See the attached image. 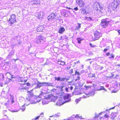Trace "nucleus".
<instances>
[{
  "label": "nucleus",
  "mask_w": 120,
  "mask_h": 120,
  "mask_svg": "<svg viewBox=\"0 0 120 120\" xmlns=\"http://www.w3.org/2000/svg\"><path fill=\"white\" fill-rule=\"evenodd\" d=\"M15 17V14H12L11 15V18L10 19L9 21V22H11V24H12L16 22H17Z\"/></svg>",
  "instance_id": "obj_8"
},
{
  "label": "nucleus",
  "mask_w": 120,
  "mask_h": 120,
  "mask_svg": "<svg viewBox=\"0 0 120 120\" xmlns=\"http://www.w3.org/2000/svg\"><path fill=\"white\" fill-rule=\"evenodd\" d=\"M48 97H49L51 99V101H52L53 102H55L57 99V97L52 95H51V96Z\"/></svg>",
  "instance_id": "obj_17"
},
{
  "label": "nucleus",
  "mask_w": 120,
  "mask_h": 120,
  "mask_svg": "<svg viewBox=\"0 0 120 120\" xmlns=\"http://www.w3.org/2000/svg\"><path fill=\"white\" fill-rule=\"evenodd\" d=\"M54 81H56L57 80L58 81H60V77H54Z\"/></svg>",
  "instance_id": "obj_33"
},
{
  "label": "nucleus",
  "mask_w": 120,
  "mask_h": 120,
  "mask_svg": "<svg viewBox=\"0 0 120 120\" xmlns=\"http://www.w3.org/2000/svg\"><path fill=\"white\" fill-rule=\"evenodd\" d=\"M95 93L94 92V90H92L91 91H90V92L89 93H88L87 94H86V95L87 96L88 95V96L87 97H88L90 96H92L94 95Z\"/></svg>",
  "instance_id": "obj_15"
},
{
  "label": "nucleus",
  "mask_w": 120,
  "mask_h": 120,
  "mask_svg": "<svg viewBox=\"0 0 120 120\" xmlns=\"http://www.w3.org/2000/svg\"><path fill=\"white\" fill-rule=\"evenodd\" d=\"M77 2L78 3V4L80 7L84 6V3L83 1L82 0H77Z\"/></svg>",
  "instance_id": "obj_13"
},
{
  "label": "nucleus",
  "mask_w": 120,
  "mask_h": 120,
  "mask_svg": "<svg viewBox=\"0 0 120 120\" xmlns=\"http://www.w3.org/2000/svg\"><path fill=\"white\" fill-rule=\"evenodd\" d=\"M44 86H53V84L52 83L47 82H44Z\"/></svg>",
  "instance_id": "obj_19"
},
{
  "label": "nucleus",
  "mask_w": 120,
  "mask_h": 120,
  "mask_svg": "<svg viewBox=\"0 0 120 120\" xmlns=\"http://www.w3.org/2000/svg\"><path fill=\"white\" fill-rule=\"evenodd\" d=\"M81 27V24H79L78 26L76 27L75 29V30H78Z\"/></svg>",
  "instance_id": "obj_38"
},
{
  "label": "nucleus",
  "mask_w": 120,
  "mask_h": 120,
  "mask_svg": "<svg viewBox=\"0 0 120 120\" xmlns=\"http://www.w3.org/2000/svg\"><path fill=\"white\" fill-rule=\"evenodd\" d=\"M14 51H11L7 57V59H9V58H11L14 55Z\"/></svg>",
  "instance_id": "obj_14"
},
{
  "label": "nucleus",
  "mask_w": 120,
  "mask_h": 120,
  "mask_svg": "<svg viewBox=\"0 0 120 120\" xmlns=\"http://www.w3.org/2000/svg\"><path fill=\"white\" fill-rule=\"evenodd\" d=\"M46 99H43L42 101V105H44L45 104H47L48 103V102L45 101Z\"/></svg>",
  "instance_id": "obj_34"
},
{
  "label": "nucleus",
  "mask_w": 120,
  "mask_h": 120,
  "mask_svg": "<svg viewBox=\"0 0 120 120\" xmlns=\"http://www.w3.org/2000/svg\"><path fill=\"white\" fill-rule=\"evenodd\" d=\"M98 116L96 114H95V118H98Z\"/></svg>",
  "instance_id": "obj_60"
},
{
  "label": "nucleus",
  "mask_w": 120,
  "mask_h": 120,
  "mask_svg": "<svg viewBox=\"0 0 120 120\" xmlns=\"http://www.w3.org/2000/svg\"><path fill=\"white\" fill-rule=\"evenodd\" d=\"M6 117V119H7L8 118V116H7L6 115H4L3 116V119L0 120H7L4 117Z\"/></svg>",
  "instance_id": "obj_39"
},
{
  "label": "nucleus",
  "mask_w": 120,
  "mask_h": 120,
  "mask_svg": "<svg viewBox=\"0 0 120 120\" xmlns=\"http://www.w3.org/2000/svg\"><path fill=\"white\" fill-rule=\"evenodd\" d=\"M81 10L82 11V12H81V13L82 14H85L86 15V10L84 9L83 8H81Z\"/></svg>",
  "instance_id": "obj_28"
},
{
  "label": "nucleus",
  "mask_w": 120,
  "mask_h": 120,
  "mask_svg": "<svg viewBox=\"0 0 120 120\" xmlns=\"http://www.w3.org/2000/svg\"><path fill=\"white\" fill-rule=\"evenodd\" d=\"M86 85H85V87L86 89L90 88L91 87H95L96 86V85L94 83H92V82L90 81H87L86 82Z\"/></svg>",
  "instance_id": "obj_5"
},
{
  "label": "nucleus",
  "mask_w": 120,
  "mask_h": 120,
  "mask_svg": "<svg viewBox=\"0 0 120 120\" xmlns=\"http://www.w3.org/2000/svg\"><path fill=\"white\" fill-rule=\"evenodd\" d=\"M60 115V113H58L56 114H55V117H58Z\"/></svg>",
  "instance_id": "obj_44"
},
{
  "label": "nucleus",
  "mask_w": 120,
  "mask_h": 120,
  "mask_svg": "<svg viewBox=\"0 0 120 120\" xmlns=\"http://www.w3.org/2000/svg\"><path fill=\"white\" fill-rule=\"evenodd\" d=\"M68 88L66 87V88H64V90H65V91H66V92H69V91H68Z\"/></svg>",
  "instance_id": "obj_46"
},
{
  "label": "nucleus",
  "mask_w": 120,
  "mask_h": 120,
  "mask_svg": "<svg viewBox=\"0 0 120 120\" xmlns=\"http://www.w3.org/2000/svg\"><path fill=\"white\" fill-rule=\"evenodd\" d=\"M44 115V114L43 113H42L40 114V116H41L42 117H43Z\"/></svg>",
  "instance_id": "obj_57"
},
{
  "label": "nucleus",
  "mask_w": 120,
  "mask_h": 120,
  "mask_svg": "<svg viewBox=\"0 0 120 120\" xmlns=\"http://www.w3.org/2000/svg\"><path fill=\"white\" fill-rule=\"evenodd\" d=\"M94 38L93 39L94 41L98 39L101 36V34L97 31H96L94 32Z\"/></svg>",
  "instance_id": "obj_6"
},
{
  "label": "nucleus",
  "mask_w": 120,
  "mask_h": 120,
  "mask_svg": "<svg viewBox=\"0 0 120 120\" xmlns=\"http://www.w3.org/2000/svg\"><path fill=\"white\" fill-rule=\"evenodd\" d=\"M49 65L48 63L47 62V61L45 63H44V64H43L42 65L43 66H45V65Z\"/></svg>",
  "instance_id": "obj_48"
},
{
  "label": "nucleus",
  "mask_w": 120,
  "mask_h": 120,
  "mask_svg": "<svg viewBox=\"0 0 120 120\" xmlns=\"http://www.w3.org/2000/svg\"><path fill=\"white\" fill-rule=\"evenodd\" d=\"M109 49V48L108 47V48H106L104 49V51L105 52H106Z\"/></svg>",
  "instance_id": "obj_52"
},
{
  "label": "nucleus",
  "mask_w": 120,
  "mask_h": 120,
  "mask_svg": "<svg viewBox=\"0 0 120 120\" xmlns=\"http://www.w3.org/2000/svg\"><path fill=\"white\" fill-rule=\"evenodd\" d=\"M99 87L100 88H97V90H100L104 89V87L103 86H99Z\"/></svg>",
  "instance_id": "obj_37"
},
{
  "label": "nucleus",
  "mask_w": 120,
  "mask_h": 120,
  "mask_svg": "<svg viewBox=\"0 0 120 120\" xmlns=\"http://www.w3.org/2000/svg\"><path fill=\"white\" fill-rule=\"evenodd\" d=\"M80 100V99H76L75 101V102L77 103V104L78 102Z\"/></svg>",
  "instance_id": "obj_45"
},
{
  "label": "nucleus",
  "mask_w": 120,
  "mask_h": 120,
  "mask_svg": "<svg viewBox=\"0 0 120 120\" xmlns=\"http://www.w3.org/2000/svg\"><path fill=\"white\" fill-rule=\"evenodd\" d=\"M109 22V21L108 20V19H102L100 25L103 27L105 28L108 26Z\"/></svg>",
  "instance_id": "obj_4"
},
{
  "label": "nucleus",
  "mask_w": 120,
  "mask_h": 120,
  "mask_svg": "<svg viewBox=\"0 0 120 120\" xmlns=\"http://www.w3.org/2000/svg\"><path fill=\"white\" fill-rule=\"evenodd\" d=\"M33 98H34L33 97L31 96L30 98L28 97V98H27V99L26 100V101L28 102L29 101L31 103V104H35L36 103L37 101V100L36 97H34V99L33 100H31Z\"/></svg>",
  "instance_id": "obj_7"
},
{
  "label": "nucleus",
  "mask_w": 120,
  "mask_h": 120,
  "mask_svg": "<svg viewBox=\"0 0 120 120\" xmlns=\"http://www.w3.org/2000/svg\"><path fill=\"white\" fill-rule=\"evenodd\" d=\"M29 104V103H28V104H26L25 103L22 106V108H21V109L23 111H24L25 110V106H27Z\"/></svg>",
  "instance_id": "obj_23"
},
{
  "label": "nucleus",
  "mask_w": 120,
  "mask_h": 120,
  "mask_svg": "<svg viewBox=\"0 0 120 120\" xmlns=\"http://www.w3.org/2000/svg\"><path fill=\"white\" fill-rule=\"evenodd\" d=\"M10 99L12 103H13L14 102L13 95L11 94H10Z\"/></svg>",
  "instance_id": "obj_25"
},
{
  "label": "nucleus",
  "mask_w": 120,
  "mask_h": 120,
  "mask_svg": "<svg viewBox=\"0 0 120 120\" xmlns=\"http://www.w3.org/2000/svg\"><path fill=\"white\" fill-rule=\"evenodd\" d=\"M20 84V86H19V90H22L25 89H26V88L23 86L22 84Z\"/></svg>",
  "instance_id": "obj_22"
},
{
  "label": "nucleus",
  "mask_w": 120,
  "mask_h": 120,
  "mask_svg": "<svg viewBox=\"0 0 120 120\" xmlns=\"http://www.w3.org/2000/svg\"><path fill=\"white\" fill-rule=\"evenodd\" d=\"M38 14L39 17L38 18L40 19L42 18L43 16V13L42 12L40 13H38Z\"/></svg>",
  "instance_id": "obj_24"
},
{
  "label": "nucleus",
  "mask_w": 120,
  "mask_h": 120,
  "mask_svg": "<svg viewBox=\"0 0 120 120\" xmlns=\"http://www.w3.org/2000/svg\"><path fill=\"white\" fill-rule=\"evenodd\" d=\"M90 46L91 47H95V46L94 45H93L91 43H90Z\"/></svg>",
  "instance_id": "obj_51"
},
{
  "label": "nucleus",
  "mask_w": 120,
  "mask_h": 120,
  "mask_svg": "<svg viewBox=\"0 0 120 120\" xmlns=\"http://www.w3.org/2000/svg\"><path fill=\"white\" fill-rule=\"evenodd\" d=\"M34 42L35 43H37L38 44H39L41 43V42L40 41V40L38 38L35 39Z\"/></svg>",
  "instance_id": "obj_21"
},
{
  "label": "nucleus",
  "mask_w": 120,
  "mask_h": 120,
  "mask_svg": "<svg viewBox=\"0 0 120 120\" xmlns=\"http://www.w3.org/2000/svg\"><path fill=\"white\" fill-rule=\"evenodd\" d=\"M77 118V116H75V115H73L71 117H70V119H72L73 118Z\"/></svg>",
  "instance_id": "obj_43"
},
{
  "label": "nucleus",
  "mask_w": 120,
  "mask_h": 120,
  "mask_svg": "<svg viewBox=\"0 0 120 120\" xmlns=\"http://www.w3.org/2000/svg\"><path fill=\"white\" fill-rule=\"evenodd\" d=\"M44 29L43 26H41L39 27H38L36 29L37 31L38 32L42 31Z\"/></svg>",
  "instance_id": "obj_20"
},
{
  "label": "nucleus",
  "mask_w": 120,
  "mask_h": 120,
  "mask_svg": "<svg viewBox=\"0 0 120 120\" xmlns=\"http://www.w3.org/2000/svg\"><path fill=\"white\" fill-rule=\"evenodd\" d=\"M117 115V112H112L111 114V116L112 117L111 118L112 119H114V118H115Z\"/></svg>",
  "instance_id": "obj_16"
},
{
  "label": "nucleus",
  "mask_w": 120,
  "mask_h": 120,
  "mask_svg": "<svg viewBox=\"0 0 120 120\" xmlns=\"http://www.w3.org/2000/svg\"><path fill=\"white\" fill-rule=\"evenodd\" d=\"M115 59H116L118 60H120V56H117L116 57Z\"/></svg>",
  "instance_id": "obj_41"
},
{
  "label": "nucleus",
  "mask_w": 120,
  "mask_h": 120,
  "mask_svg": "<svg viewBox=\"0 0 120 120\" xmlns=\"http://www.w3.org/2000/svg\"><path fill=\"white\" fill-rule=\"evenodd\" d=\"M40 3V2L39 0H34L31 1V4L33 5V4H39Z\"/></svg>",
  "instance_id": "obj_18"
},
{
  "label": "nucleus",
  "mask_w": 120,
  "mask_h": 120,
  "mask_svg": "<svg viewBox=\"0 0 120 120\" xmlns=\"http://www.w3.org/2000/svg\"><path fill=\"white\" fill-rule=\"evenodd\" d=\"M37 81L38 82L37 83H35V84L37 85V86L35 87V89L40 88L41 87L44 86V82H41L38 80Z\"/></svg>",
  "instance_id": "obj_10"
},
{
  "label": "nucleus",
  "mask_w": 120,
  "mask_h": 120,
  "mask_svg": "<svg viewBox=\"0 0 120 120\" xmlns=\"http://www.w3.org/2000/svg\"><path fill=\"white\" fill-rule=\"evenodd\" d=\"M110 75H111L109 77H110L112 78L114 76V75L112 73H110Z\"/></svg>",
  "instance_id": "obj_50"
},
{
  "label": "nucleus",
  "mask_w": 120,
  "mask_h": 120,
  "mask_svg": "<svg viewBox=\"0 0 120 120\" xmlns=\"http://www.w3.org/2000/svg\"><path fill=\"white\" fill-rule=\"evenodd\" d=\"M44 94V93L42 92H41L39 96L37 97H36L37 100V101L38 102L40 101L41 100V99L43 98V96H42Z\"/></svg>",
  "instance_id": "obj_11"
},
{
  "label": "nucleus",
  "mask_w": 120,
  "mask_h": 120,
  "mask_svg": "<svg viewBox=\"0 0 120 120\" xmlns=\"http://www.w3.org/2000/svg\"><path fill=\"white\" fill-rule=\"evenodd\" d=\"M61 61H58V64L59 65H60L61 64Z\"/></svg>",
  "instance_id": "obj_55"
},
{
  "label": "nucleus",
  "mask_w": 120,
  "mask_h": 120,
  "mask_svg": "<svg viewBox=\"0 0 120 120\" xmlns=\"http://www.w3.org/2000/svg\"><path fill=\"white\" fill-rule=\"evenodd\" d=\"M75 75H77L78 76H79L80 75H81V74H80V73L79 72L77 71L76 70L75 71Z\"/></svg>",
  "instance_id": "obj_40"
},
{
  "label": "nucleus",
  "mask_w": 120,
  "mask_h": 120,
  "mask_svg": "<svg viewBox=\"0 0 120 120\" xmlns=\"http://www.w3.org/2000/svg\"><path fill=\"white\" fill-rule=\"evenodd\" d=\"M5 75L6 76H7L8 75H10L11 76V78L12 79L14 78H15V77H13V75H11L10 73L8 72H7V73H6Z\"/></svg>",
  "instance_id": "obj_30"
},
{
  "label": "nucleus",
  "mask_w": 120,
  "mask_h": 120,
  "mask_svg": "<svg viewBox=\"0 0 120 120\" xmlns=\"http://www.w3.org/2000/svg\"><path fill=\"white\" fill-rule=\"evenodd\" d=\"M65 85V83H62V86H61V91H64V86Z\"/></svg>",
  "instance_id": "obj_27"
},
{
  "label": "nucleus",
  "mask_w": 120,
  "mask_h": 120,
  "mask_svg": "<svg viewBox=\"0 0 120 120\" xmlns=\"http://www.w3.org/2000/svg\"><path fill=\"white\" fill-rule=\"evenodd\" d=\"M119 4V2L117 0H114L111 4V7L113 11H115Z\"/></svg>",
  "instance_id": "obj_3"
},
{
  "label": "nucleus",
  "mask_w": 120,
  "mask_h": 120,
  "mask_svg": "<svg viewBox=\"0 0 120 120\" xmlns=\"http://www.w3.org/2000/svg\"><path fill=\"white\" fill-rule=\"evenodd\" d=\"M88 76L90 77H95V74H93L92 73H90L88 74Z\"/></svg>",
  "instance_id": "obj_29"
},
{
  "label": "nucleus",
  "mask_w": 120,
  "mask_h": 120,
  "mask_svg": "<svg viewBox=\"0 0 120 120\" xmlns=\"http://www.w3.org/2000/svg\"><path fill=\"white\" fill-rule=\"evenodd\" d=\"M40 117V116H37L35 118V119H36V120L38 119Z\"/></svg>",
  "instance_id": "obj_54"
},
{
  "label": "nucleus",
  "mask_w": 120,
  "mask_h": 120,
  "mask_svg": "<svg viewBox=\"0 0 120 120\" xmlns=\"http://www.w3.org/2000/svg\"><path fill=\"white\" fill-rule=\"evenodd\" d=\"M110 52H108V53H106V55H107V56H108L109 55H110Z\"/></svg>",
  "instance_id": "obj_58"
},
{
  "label": "nucleus",
  "mask_w": 120,
  "mask_h": 120,
  "mask_svg": "<svg viewBox=\"0 0 120 120\" xmlns=\"http://www.w3.org/2000/svg\"><path fill=\"white\" fill-rule=\"evenodd\" d=\"M104 117L106 118H108L109 117V116L106 114H105L104 115Z\"/></svg>",
  "instance_id": "obj_59"
},
{
  "label": "nucleus",
  "mask_w": 120,
  "mask_h": 120,
  "mask_svg": "<svg viewBox=\"0 0 120 120\" xmlns=\"http://www.w3.org/2000/svg\"><path fill=\"white\" fill-rule=\"evenodd\" d=\"M71 96L69 94H68L67 95L64 96V98L65 100V101L63 103L62 102V100L61 98H60L59 100L57 101L56 104L57 105L60 106L63 105V104L66 102H68L71 101L70 98Z\"/></svg>",
  "instance_id": "obj_1"
},
{
  "label": "nucleus",
  "mask_w": 120,
  "mask_h": 120,
  "mask_svg": "<svg viewBox=\"0 0 120 120\" xmlns=\"http://www.w3.org/2000/svg\"><path fill=\"white\" fill-rule=\"evenodd\" d=\"M80 78L79 76H78L77 78V79H76V80H77L78 79L79 80L80 79Z\"/></svg>",
  "instance_id": "obj_64"
},
{
  "label": "nucleus",
  "mask_w": 120,
  "mask_h": 120,
  "mask_svg": "<svg viewBox=\"0 0 120 120\" xmlns=\"http://www.w3.org/2000/svg\"><path fill=\"white\" fill-rule=\"evenodd\" d=\"M114 57V55L112 53H111L110 54V55H109V58L110 59H111L112 58L113 59Z\"/></svg>",
  "instance_id": "obj_32"
},
{
  "label": "nucleus",
  "mask_w": 120,
  "mask_h": 120,
  "mask_svg": "<svg viewBox=\"0 0 120 120\" xmlns=\"http://www.w3.org/2000/svg\"><path fill=\"white\" fill-rule=\"evenodd\" d=\"M22 77H19L18 78V81L19 82H22L23 80L22 79Z\"/></svg>",
  "instance_id": "obj_36"
},
{
  "label": "nucleus",
  "mask_w": 120,
  "mask_h": 120,
  "mask_svg": "<svg viewBox=\"0 0 120 120\" xmlns=\"http://www.w3.org/2000/svg\"><path fill=\"white\" fill-rule=\"evenodd\" d=\"M73 69H71L70 71V72L69 73L70 74H71L73 73Z\"/></svg>",
  "instance_id": "obj_49"
},
{
  "label": "nucleus",
  "mask_w": 120,
  "mask_h": 120,
  "mask_svg": "<svg viewBox=\"0 0 120 120\" xmlns=\"http://www.w3.org/2000/svg\"><path fill=\"white\" fill-rule=\"evenodd\" d=\"M38 38L40 40V41L41 42V43H43L44 41L45 40V38L41 35H39L38 36Z\"/></svg>",
  "instance_id": "obj_12"
},
{
  "label": "nucleus",
  "mask_w": 120,
  "mask_h": 120,
  "mask_svg": "<svg viewBox=\"0 0 120 120\" xmlns=\"http://www.w3.org/2000/svg\"><path fill=\"white\" fill-rule=\"evenodd\" d=\"M97 6L94 7V12L97 14L101 15V14L102 12V8L100 5L99 2H97Z\"/></svg>",
  "instance_id": "obj_2"
},
{
  "label": "nucleus",
  "mask_w": 120,
  "mask_h": 120,
  "mask_svg": "<svg viewBox=\"0 0 120 120\" xmlns=\"http://www.w3.org/2000/svg\"><path fill=\"white\" fill-rule=\"evenodd\" d=\"M73 88V87L72 86H71L70 88V90H71Z\"/></svg>",
  "instance_id": "obj_63"
},
{
  "label": "nucleus",
  "mask_w": 120,
  "mask_h": 120,
  "mask_svg": "<svg viewBox=\"0 0 120 120\" xmlns=\"http://www.w3.org/2000/svg\"><path fill=\"white\" fill-rule=\"evenodd\" d=\"M57 16L56 14L55 13H52L47 17L48 20L50 21H52V19H54Z\"/></svg>",
  "instance_id": "obj_9"
},
{
  "label": "nucleus",
  "mask_w": 120,
  "mask_h": 120,
  "mask_svg": "<svg viewBox=\"0 0 120 120\" xmlns=\"http://www.w3.org/2000/svg\"><path fill=\"white\" fill-rule=\"evenodd\" d=\"M4 79V77L3 75L2 74V73H0V80H2L3 81V79Z\"/></svg>",
  "instance_id": "obj_31"
},
{
  "label": "nucleus",
  "mask_w": 120,
  "mask_h": 120,
  "mask_svg": "<svg viewBox=\"0 0 120 120\" xmlns=\"http://www.w3.org/2000/svg\"><path fill=\"white\" fill-rule=\"evenodd\" d=\"M78 42L80 44L81 42V41L82 40V39L80 38H78L77 39Z\"/></svg>",
  "instance_id": "obj_35"
},
{
  "label": "nucleus",
  "mask_w": 120,
  "mask_h": 120,
  "mask_svg": "<svg viewBox=\"0 0 120 120\" xmlns=\"http://www.w3.org/2000/svg\"><path fill=\"white\" fill-rule=\"evenodd\" d=\"M0 86L1 87H3V82H0Z\"/></svg>",
  "instance_id": "obj_53"
},
{
  "label": "nucleus",
  "mask_w": 120,
  "mask_h": 120,
  "mask_svg": "<svg viewBox=\"0 0 120 120\" xmlns=\"http://www.w3.org/2000/svg\"><path fill=\"white\" fill-rule=\"evenodd\" d=\"M65 30V29L63 27H61L59 30V32L60 33H62Z\"/></svg>",
  "instance_id": "obj_26"
},
{
  "label": "nucleus",
  "mask_w": 120,
  "mask_h": 120,
  "mask_svg": "<svg viewBox=\"0 0 120 120\" xmlns=\"http://www.w3.org/2000/svg\"><path fill=\"white\" fill-rule=\"evenodd\" d=\"M66 79V78H64L63 77H62L61 78L60 77V81H64L65 79Z\"/></svg>",
  "instance_id": "obj_42"
},
{
  "label": "nucleus",
  "mask_w": 120,
  "mask_h": 120,
  "mask_svg": "<svg viewBox=\"0 0 120 120\" xmlns=\"http://www.w3.org/2000/svg\"><path fill=\"white\" fill-rule=\"evenodd\" d=\"M26 84L27 86H29L30 85V84L29 82H27Z\"/></svg>",
  "instance_id": "obj_61"
},
{
  "label": "nucleus",
  "mask_w": 120,
  "mask_h": 120,
  "mask_svg": "<svg viewBox=\"0 0 120 120\" xmlns=\"http://www.w3.org/2000/svg\"><path fill=\"white\" fill-rule=\"evenodd\" d=\"M70 68H71V67L70 66L68 67L67 68V70H68Z\"/></svg>",
  "instance_id": "obj_62"
},
{
  "label": "nucleus",
  "mask_w": 120,
  "mask_h": 120,
  "mask_svg": "<svg viewBox=\"0 0 120 120\" xmlns=\"http://www.w3.org/2000/svg\"><path fill=\"white\" fill-rule=\"evenodd\" d=\"M61 64H60V65H64L65 64V63L63 61H62L61 62Z\"/></svg>",
  "instance_id": "obj_47"
},
{
  "label": "nucleus",
  "mask_w": 120,
  "mask_h": 120,
  "mask_svg": "<svg viewBox=\"0 0 120 120\" xmlns=\"http://www.w3.org/2000/svg\"><path fill=\"white\" fill-rule=\"evenodd\" d=\"M74 9L76 11L78 10V8L77 7H76L74 8Z\"/></svg>",
  "instance_id": "obj_56"
}]
</instances>
